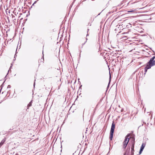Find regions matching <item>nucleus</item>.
<instances>
[{
	"label": "nucleus",
	"mask_w": 155,
	"mask_h": 155,
	"mask_svg": "<svg viewBox=\"0 0 155 155\" xmlns=\"http://www.w3.org/2000/svg\"><path fill=\"white\" fill-rule=\"evenodd\" d=\"M115 127V125L114 124V122H113L112 124L110 130V140H112L113 139Z\"/></svg>",
	"instance_id": "obj_1"
},
{
	"label": "nucleus",
	"mask_w": 155,
	"mask_h": 155,
	"mask_svg": "<svg viewBox=\"0 0 155 155\" xmlns=\"http://www.w3.org/2000/svg\"><path fill=\"white\" fill-rule=\"evenodd\" d=\"M155 58V56H154L152 57L148 62L147 65L150 67V68L152 66H153L155 65V60L154 59Z\"/></svg>",
	"instance_id": "obj_2"
},
{
	"label": "nucleus",
	"mask_w": 155,
	"mask_h": 155,
	"mask_svg": "<svg viewBox=\"0 0 155 155\" xmlns=\"http://www.w3.org/2000/svg\"><path fill=\"white\" fill-rule=\"evenodd\" d=\"M130 136L129 134H128L125 137V139L123 143V147L124 148H125L129 141V138L128 137Z\"/></svg>",
	"instance_id": "obj_3"
},
{
	"label": "nucleus",
	"mask_w": 155,
	"mask_h": 155,
	"mask_svg": "<svg viewBox=\"0 0 155 155\" xmlns=\"http://www.w3.org/2000/svg\"><path fill=\"white\" fill-rule=\"evenodd\" d=\"M133 139L134 140V143H133L132 144L131 148V152L130 153V155H134V139L133 138Z\"/></svg>",
	"instance_id": "obj_4"
},
{
	"label": "nucleus",
	"mask_w": 155,
	"mask_h": 155,
	"mask_svg": "<svg viewBox=\"0 0 155 155\" xmlns=\"http://www.w3.org/2000/svg\"><path fill=\"white\" fill-rule=\"evenodd\" d=\"M151 68L149 67L147 65H146V66L144 68V71L145 72V73H144V74H146V73L147 71V70L148 69H149L150 68Z\"/></svg>",
	"instance_id": "obj_5"
},
{
	"label": "nucleus",
	"mask_w": 155,
	"mask_h": 155,
	"mask_svg": "<svg viewBox=\"0 0 155 155\" xmlns=\"http://www.w3.org/2000/svg\"><path fill=\"white\" fill-rule=\"evenodd\" d=\"M5 141V139H3L2 140V141L0 143V147H1V146L4 144Z\"/></svg>",
	"instance_id": "obj_6"
},
{
	"label": "nucleus",
	"mask_w": 155,
	"mask_h": 155,
	"mask_svg": "<svg viewBox=\"0 0 155 155\" xmlns=\"http://www.w3.org/2000/svg\"><path fill=\"white\" fill-rule=\"evenodd\" d=\"M110 81H111V75L110 74V72L109 80V82L107 87V90L108 87H109V84H110Z\"/></svg>",
	"instance_id": "obj_7"
},
{
	"label": "nucleus",
	"mask_w": 155,
	"mask_h": 155,
	"mask_svg": "<svg viewBox=\"0 0 155 155\" xmlns=\"http://www.w3.org/2000/svg\"><path fill=\"white\" fill-rule=\"evenodd\" d=\"M145 146V144L144 143H143L140 149L143 150Z\"/></svg>",
	"instance_id": "obj_8"
},
{
	"label": "nucleus",
	"mask_w": 155,
	"mask_h": 155,
	"mask_svg": "<svg viewBox=\"0 0 155 155\" xmlns=\"http://www.w3.org/2000/svg\"><path fill=\"white\" fill-rule=\"evenodd\" d=\"M32 101H31L30 103L28 104L27 107H28V108L30 107L32 105Z\"/></svg>",
	"instance_id": "obj_9"
},
{
	"label": "nucleus",
	"mask_w": 155,
	"mask_h": 155,
	"mask_svg": "<svg viewBox=\"0 0 155 155\" xmlns=\"http://www.w3.org/2000/svg\"><path fill=\"white\" fill-rule=\"evenodd\" d=\"M143 150L140 149L139 152V154H140L142 153Z\"/></svg>",
	"instance_id": "obj_10"
},
{
	"label": "nucleus",
	"mask_w": 155,
	"mask_h": 155,
	"mask_svg": "<svg viewBox=\"0 0 155 155\" xmlns=\"http://www.w3.org/2000/svg\"><path fill=\"white\" fill-rule=\"evenodd\" d=\"M86 41L84 42V43L82 44V47L85 44V43L87 42V38H86Z\"/></svg>",
	"instance_id": "obj_11"
},
{
	"label": "nucleus",
	"mask_w": 155,
	"mask_h": 155,
	"mask_svg": "<svg viewBox=\"0 0 155 155\" xmlns=\"http://www.w3.org/2000/svg\"><path fill=\"white\" fill-rule=\"evenodd\" d=\"M124 111V109H122L121 110V112H123Z\"/></svg>",
	"instance_id": "obj_12"
},
{
	"label": "nucleus",
	"mask_w": 155,
	"mask_h": 155,
	"mask_svg": "<svg viewBox=\"0 0 155 155\" xmlns=\"http://www.w3.org/2000/svg\"><path fill=\"white\" fill-rule=\"evenodd\" d=\"M11 87V86L10 85H8V88H10Z\"/></svg>",
	"instance_id": "obj_13"
},
{
	"label": "nucleus",
	"mask_w": 155,
	"mask_h": 155,
	"mask_svg": "<svg viewBox=\"0 0 155 155\" xmlns=\"http://www.w3.org/2000/svg\"><path fill=\"white\" fill-rule=\"evenodd\" d=\"M35 82H34V87H35Z\"/></svg>",
	"instance_id": "obj_14"
},
{
	"label": "nucleus",
	"mask_w": 155,
	"mask_h": 155,
	"mask_svg": "<svg viewBox=\"0 0 155 155\" xmlns=\"http://www.w3.org/2000/svg\"><path fill=\"white\" fill-rule=\"evenodd\" d=\"M89 29H88L87 30V33H88V31H89Z\"/></svg>",
	"instance_id": "obj_15"
},
{
	"label": "nucleus",
	"mask_w": 155,
	"mask_h": 155,
	"mask_svg": "<svg viewBox=\"0 0 155 155\" xmlns=\"http://www.w3.org/2000/svg\"><path fill=\"white\" fill-rule=\"evenodd\" d=\"M133 11H128V12H133Z\"/></svg>",
	"instance_id": "obj_16"
},
{
	"label": "nucleus",
	"mask_w": 155,
	"mask_h": 155,
	"mask_svg": "<svg viewBox=\"0 0 155 155\" xmlns=\"http://www.w3.org/2000/svg\"><path fill=\"white\" fill-rule=\"evenodd\" d=\"M15 155H19L18 153H16Z\"/></svg>",
	"instance_id": "obj_17"
},
{
	"label": "nucleus",
	"mask_w": 155,
	"mask_h": 155,
	"mask_svg": "<svg viewBox=\"0 0 155 155\" xmlns=\"http://www.w3.org/2000/svg\"><path fill=\"white\" fill-rule=\"evenodd\" d=\"M89 35V34H88V33H87V36H88Z\"/></svg>",
	"instance_id": "obj_18"
},
{
	"label": "nucleus",
	"mask_w": 155,
	"mask_h": 155,
	"mask_svg": "<svg viewBox=\"0 0 155 155\" xmlns=\"http://www.w3.org/2000/svg\"><path fill=\"white\" fill-rule=\"evenodd\" d=\"M143 123L144 124H146V123L144 122H143Z\"/></svg>",
	"instance_id": "obj_19"
},
{
	"label": "nucleus",
	"mask_w": 155,
	"mask_h": 155,
	"mask_svg": "<svg viewBox=\"0 0 155 155\" xmlns=\"http://www.w3.org/2000/svg\"><path fill=\"white\" fill-rule=\"evenodd\" d=\"M42 60H43V61H44V58H43Z\"/></svg>",
	"instance_id": "obj_20"
},
{
	"label": "nucleus",
	"mask_w": 155,
	"mask_h": 155,
	"mask_svg": "<svg viewBox=\"0 0 155 155\" xmlns=\"http://www.w3.org/2000/svg\"><path fill=\"white\" fill-rule=\"evenodd\" d=\"M1 90H0V92H1Z\"/></svg>",
	"instance_id": "obj_21"
},
{
	"label": "nucleus",
	"mask_w": 155,
	"mask_h": 155,
	"mask_svg": "<svg viewBox=\"0 0 155 155\" xmlns=\"http://www.w3.org/2000/svg\"><path fill=\"white\" fill-rule=\"evenodd\" d=\"M4 83H5V81L3 83V84Z\"/></svg>",
	"instance_id": "obj_22"
}]
</instances>
